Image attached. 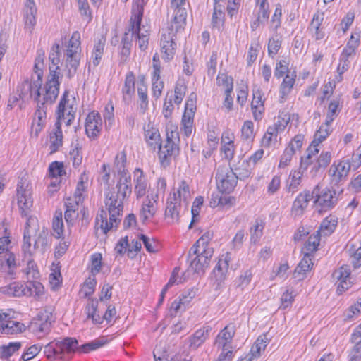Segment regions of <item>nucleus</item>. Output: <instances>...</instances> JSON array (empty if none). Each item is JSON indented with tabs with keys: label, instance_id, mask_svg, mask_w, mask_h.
Wrapping results in <instances>:
<instances>
[{
	"label": "nucleus",
	"instance_id": "nucleus-1",
	"mask_svg": "<svg viewBox=\"0 0 361 361\" xmlns=\"http://www.w3.org/2000/svg\"><path fill=\"white\" fill-rule=\"evenodd\" d=\"M126 155L124 152L118 154L115 158V167L121 174L116 187L112 188L106 194L105 207L108 210L109 220H107V212L102 209L96 218L97 224L104 233L114 227H117L121 221L120 216L123 210V201L132 192L131 177L125 169Z\"/></svg>",
	"mask_w": 361,
	"mask_h": 361
},
{
	"label": "nucleus",
	"instance_id": "nucleus-2",
	"mask_svg": "<svg viewBox=\"0 0 361 361\" xmlns=\"http://www.w3.org/2000/svg\"><path fill=\"white\" fill-rule=\"evenodd\" d=\"M18 204L21 216L27 218L25 226L22 252L23 261L26 262L27 267L25 273L32 279H37L39 273L37 269L32 256L31 235L38 228V221L36 217L30 216L31 209L33 206L32 197V186L26 180L21 179L17 185Z\"/></svg>",
	"mask_w": 361,
	"mask_h": 361
},
{
	"label": "nucleus",
	"instance_id": "nucleus-3",
	"mask_svg": "<svg viewBox=\"0 0 361 361\" xmlns=\"http://www.w3.org/2000/svg\"><path fill=\"white\" fill-rule=\"evenodd\" d=\"M78 344L74 338L55 339L44 347L43 353L49 361H63L66 359V355L75 351Z\"/></svg>",
	"mask_w": 361,
	"mask_h": 361
},
{
	"label": "nucleus",
	"instance_id": "nucleus-4",
	"mask_svg": "<svg viewBox=\"0 0 361 361\" xmlns=\"http://www.w3.org/2000/svg\"><path fill=\"white\" fill-rule=\"evenodd\" d=\"M189 197V185L185 180H183L177 191L170 194L167 199L165 216L170 219L171 223L178 221L181 201L185 202Z\"/></svg>",
	"mask_w": 361,
	"mask_h": 361
},
{
	"label": "nucleus",
	"instance_id": "nucleus-5",
	"mask_svg": "<svg viewBox=\"0 0 361 361\" xmlns=\"http://www.w3.org/2000/svg\"><path fill=\"white\" fill-rule=\"evenodd\" d=\"M312 140L305 152V156L301 157L300 164L303 170H306L310 164H313L312 171L314 174L321 169H324L330 163L331 154L330 152H322L318 157H316L319 152V145Z\"/></svg>",
	"mask_w": 361,
	"mask_h": 361
},
{
	"label": "nucleus",
	"instance_id": "nucleus-6",
	"mask_svg": "<svg viewBox=\"0 0 361 361\" xmlns=\"http://www.w3.org/2000/svg\"><path fill=\"white\" fill-rule=\"evenodd\" d=\"M80 34L75 31L72 34L66 51V62L68 68L67 77L71 78L75 74L80 64Z\"/></svg>",
	"mask_w": 361,
	"mask_h": 361
},
{
	"label": "nucleus",
	"instance_id": "nucleus-7",
	"mask_svg": "<svg viewBox=\"0 0 361 361\" xmlns=\"http://www.w3.org/2000/svg\"><path fill=\"white\" fill-rule=\"evenodd\" d=\"M218 190L224 193L231 192L237 185V176L232 169L226 166H219L216 174Z\"/></svg>",
	"mask_w": 361,
	"mask_h": 361
},
{
	"label": "nucleus",
	"instance_id": "nucleus-8",
	"mask_svg": "<svg viewBox=\"0 0 361 361\" xmlns=\"http://www.w3.org/2000/svg\"><path fill=\"white\" fill-rule=\"evenodd\" d=\"M313 198H315L314 204L320 207L319 212L322 210H329L332 209L337 203L338 198L336 196V192L325 188L321 189L317 185L312 190Z\"/></svg>",
	"mask_w": 361,
	"mask_h": 361
},
{
	"label": "nucleus",
	"instance_id": "nucleus-9",
	"mask_svg": "<svg viewBox=\"0 0 361 361\" xmlns=\"http://www.w3.org/2000/svg\"><path fill=\"white\" fill-rule=\"evenodd\" d=\"M60 77H61L60 72L56 71L50 67V73L44 87L45 93L43 94L42 101L40 102L42 105H44V103L51 104L57 98L59 92V79Z\"/></svg>",
	"mask_w": 361,
	"mask_h": 361
},
{
	"label": "nucleus",
	"instance_id": "nucleus-10",
	"mask_svg": "<svg viewBox=\"0 0 361 361\" xmlns=\"http://www.w3.org/2000/svg\"><path fill=\"white\" fill-rule=\"evenodd\" d=\"M212 249H202L199 248L197 253H192L190 255V258H192L190 267V268L197 274H203L205 269L209 267L210 259L213 255Z\"/></svg>",
	"mask_w": 361,
	"mask_h": 361
},
{
	"label": "nucleus",
	"instance_id": "nucleus-11",
	"mask_svg": "<svg viewBox=\"0 0 361 361\" xmlns=\"http://www.w3.org/2000/svg\"><path fill=\"white\" fill-rule=\"evenodd\" d=\"M350 167V163L348 160L341 161L337 165H331L329 171V176H331V183L336 185L345 181Z\"/></svg>",
	"mask_w": 361,
	"mask_h": 361
},
{
	"label": "nucleus",
	"instance_id": "nucleus-12",
	"mask_svg": "<svg viewBox=\"0 0 361 361\" xmlns=\"http://www.w3.org/2000/svg\"><path fill=\"white\" fill-rule=\"evenodd\" d=\"M32 82L25 80L20 87H18L17 92H19L18 97L22 101L29 98H34L37 102V106L41 102V87L35 86V78L32 76Z\"/></svg>",
	"mask_w": 361,
	"mask_h": 361
},
{
	"label": "nucleus",
	"instance_id": "nucleus-13",
	"mask_svg": "<svg viewBox=\"0 0 361 361\" xmlns=\"http://www.w3.org/2000/svg\"><path fill=\"white\" fill-rule=\"evenodd\" d=\"M157 193H151L143 201L140 211V218L143 223L155 215L157 209Z\"/></svg>",
	"mask_w": 361,
	"mask_h": 361
},
{
	"label": "nucleus",
	"instance_id": "nucleus-14",
	"mask_svg": "<svg viewBox=\"0 0 361 361\" xmlns=\"http://www.w3.org/2000/svg\"><path fill=\"white\" fill-rule=\"evenodd\" d=\"M159 148V158L163 167L169 165L171 157L176 156L179 151L178 144L166 141L164 145L160 144Z\"/></svg>",
	"mask_w": 361,
	"mask_h": 361
},
{
	"label": "nucleus",
	"instance_id": "nucleus-15",
	"mask_svg": "<svg viewBox=\"0 0 361 361\" xmlns=\"http://www.w3.org/2000/svg\"><path fill=\"white\" fill-rule=\"evenodd\" d=\"M32 236H34V245L33 248H32V252H34V250H39L42 253H44L50 245L48 229L43 227L42 229L40 230L39 226L38 225V228L31 235V238Z\"/></svg>",
	"mask_w": 361,
	"mask_h": 361
},
{
	"label": "nucleus",
	"instance_id": "nucleus-16",
	"mask_svg": "<svg viewBox=\"0 0 361 361\" xmlns=\"http://www.w3.org/2000/svg\"><path fill=\"white\" fill-rule=\"evenodd\" d=\"M37 7L34 0H27L23 8V19L25 22V29L32 32L36 25Z\"/></svg>",
	"mask_w": 361,
	"mask_h": 361
},
{
	"label": "nucleus",
	"instance_id": "nucleus-17",
	"mask_svg": "<svg viewBox=\"0 0 361 361\" xmlns=\"http://www.w3.org/2000/svg\"><path fill=\"white\" fill-rule=\"evenodd\" d=\"M312 198V192L310 193L309 190L300 193L293 202L291 209L292 214L295 216H302Z\"/></svg>",
	"mask_w": 361,
	"mask_h": 361
},
{
	"label": "nucleus",
	"instance_id": "nucleus-18",
	"mask_svg": "<svg viewBox=\"0 0 361 361\" xmlns=\"http://www.w3.org/2000/svg\"><path fill=\"white\" fill-rule=\"evenodd\" d=\"M235 334V328L232 324L226 326L217 335L214 345L218 349L227 350L230 346L233 337Z\"/></svg>",
	"mask_w": 361,
	"mask_h": 361
},
{
	"label": "nucleus",
	"instance_id": "nucleus-19",
	"mask_svg": "<svg viewBox=\"0 0 361 361\" xmlns=\"http://www.w3.org/2000/svg\"><path fill=\"white\" fill-rule=\"evenodd\" d=\"M25 326L17 321L12 320L8 314L4 313V320L1 323L0 333L6 334H14L23 332Z\"/></svg>",
	"mask_w": 361,
	"mask_h": 361
},
{
	"label": "nucleus",
	"instance_id": "nucleus-20",
	"mask_svg": "<svg viewBox=\"0 0 361 361\" xmlns=\"http://www.w3.org/2000/svg\"><path fill=\"white\" fill-rule=\"evenodd\" d=\"M50 326L51 322L48 321V315H46L44 318L42 315L34 319L29 328L33 334L41 338L49 331Z\"/></svg>",
	"mask_w": 361,
	"mask_h": 361
},
{
	"label": "nucleus",
	"instance_id": "nucleus-21",
	"mask_svg": "<svg viewBox=\"0 0 361 361\" xmlns=\"http://www.w3.org/2000/svg\"><path fill=\"white\" fill-rule=\"evenodd\" d=\"M102 120L100 114H87L85 122V131L88 137H96L102 127Z\"/></svg>",
	"mask_w": 361,
	"mask_h": 361
},
{
	"label": "nucleus",
	"instance_id": "nucleus-22",
	"mask_svg": "<svg viewBox=\"0 0 361 361\" xmlns=\"http://www.w3.org/2000/svg\"><path fill=\"white\" fill-rule=\"evenodd\" d=\"M161 51L163 53V59L166 61H170L175 54L176 43L173 39L171 33L168 35L164 34L161 38Z\"/></svg>",
	"mask_w": 361,
	"mask_h": 361
},
{
	"label": "nucleus",
	"instance_id": "nucleus-23",
	"mask_svg": "<svg viewBox=\"0 0 361 361\" xmlns=\"http://www.w3.org/2000/svg\"><path fill=\"white\" fill-rule=\"evenodd\" d=\"M350 270L348 266H342L338 270L335 271L333 276L336 279L339 283L337 287V292L341 294L350 286V281L348 280L350 276Z\"/></svg>",
	"mask_w": 361,
	"mask_h": 361
},
{
	"label": "nucleus",
	"instance_id": "nucleus-24",
	"mask_svg": "<svg viewBox=\"0 0 361 361\" xmlns=\"http://www.w3.org/2000/svg\"><path fill=\"white\" fill-rule=\"evenodd\" d=\"M305 170L301 168V165L299 169L292 170L289 174V176L286 180V187L288 192L294 194L298 190V187L300 185L303 176V173Z\"/></svg>",
	"mask_w": 361,
	"mask_h": 361
},
{
	"label": "nucleus",
	"instance_id": "nucleus-25",
	"mask_svg": "<svg viewBox=\"0 0 361 361\" xmlns=\"http://www.w3.org/2000/svg\"><path fill=\"white\" fill-rule=\"evenodd\" d=\"M128 32H132V35H136L138 39V44L140 49L142 51L145 50L148 45V35L141 32L140 23L137 24V23L135 21L134 18H133V16H131L130 20Z\"/></svg>",
	"mask_w": 361,
	"mask_h": 361
},
{
	"label": "nucleus",
	"instance_id": "nucleus-26",
	"mask_svg": "<svg viewBox=\"0 0 361 361\" xmlns=\"http://www.w3.org/2000/svg\"><path fill=\"white\" fill-rule=\"evenodd\" d=\"M135 193L137 198L142 197L147 189V178L140 169H136L134 171Z\"/></svg>",
	"mask_w": 361,
	"mask_h": 361
},
{
	"label": "nucleus",
	"instance_id": "nucleus-27",
	"mask_svg": "<svg viewBox=\"0 0 361 361\" xmlns=\"http://www.w3.org/2000/svg\"><path fill=\"white\" fill-rule=\"evenodd\" d=\"M231 259V254L228 252L221 257L214 269V274L218 278L217 280L221 281L225 279Z\"/></svg>",
	"mask_w": 361,
	"mask_h": 361
},
{
	"label": "nucleus",
	"instance_id": "nucleus-28",
	"mask_svg": "<svg viewBox=\"0 0 361 361\" xmlns=\"http://www.w3.org/2000/svg\"><path fill=\"white\" fill-rule=\"evenodd\" d=\"M44 51L42 49H39L37 51V56L35 61L34 65V74L32 76L35 78V86L41 87L42 86V78L43 75V68H44Z\"/></svg>",
	"mask_w": 361,
	"mask_h": 361
},
{
	"label": "nucleus",
	"instance_id": "nucleus-29",
	"mask_svg": "<svg viewBox=\"0 0 361 361\" xmlns=\"http://www.w3.org/2000/svg\"><path fill=\"white\" fill-rule=\"evenodd\" d=\"M135 82L134 73L132 71L128 72L126 75L124 85L122 88L123 101L126 103L130 101L133 94L135 93Z\"/></svg>",
	"mask_w": 361,
	"mask_h": 361
},
{
	"label": "nucleus",
	"instance_id": "nucleus-30",
	"mask_svg": "<svg viewBox=\"0 0 361 361\" xmlns=\"http://www.w3.org/2000/svg\"><path fill=\"white\" fill-rule=\"evenodd\" d=\"M173 8H174V17L171 23V31L175 30L176 32H178L183 28V25L185 24L187 12L183 6Z\"/></svg>",
	"mask_w": 361,
	"mask_h": 361
},
{
	"label": "nucleus",
	"instance_id": "nucleus-31",
	"mask_svg": "<svg viewBox=\"0 0 361 361\" xmlns=\"http://www.w3.org/2000/svg\"><path fill=\"white\" fill-rule=\"evenodd\" d=\"M209 332V327H204L197 330L194 334L190 337V348L196 350L202 345L207 339Z\"/></svg>",
	"mask_w": 361,
	"mask_h": 361
},
{
	"label": "nucleus",
	"instance_id": "nucleus-32",
	"mask_svg": "<svg viewBox=\"0 0 361 361\" xmlns=\"http://www.w3.org/2000/svg\"><path fill=\"white\" fill-rule=\"evenodd\" d=\"M72 149L69 152V159L74 167L79 166L82 161V141L77 139L72 143Z\"/></svg>",
	"mask_w": 361,
	"mask_h": 361
},
{
	"label": "nucleus",
	"instance_id": "nucleus-33",
	"mask_svg": "<svg viewBox=\"0 0 361 361\" xmlns=\"http://www.w3.org/2000/svg\"><path fill=\"white\" fill-rule=\"evenodd\" d=\"M337 226V219L334 216H329L322 222L317 235L320 236H329L335 230Z\"/></svg>",
	"mask_w": 361,
	"mask_h": 361
},
{
	"label": "nucleus",
	"instance_id": "nucleus-34",
	"mask_svg": "<svg viewBox=\"0 0 361 361\" xmlns=\"http://www.w3.org/2000/svg\"><path fill=\"white\" fill-rule=\"evenodd\" d=\"M77 111V105L74 97L69 99L68 92H65L62 99H61L56 113H75Z\"/></svg>",
	"mask_w": 361,
	"mask_h": 361
},
{
	"label": "nucleus",
	"instance_id": "nucleus-35",
	"mask_svg": "<svg viewBox=\"0 0 361 361\" xmlns=\"http://www.w3.org/2000/svg\"><path fill=\"white\" fill-rule=\"evenodd\" d=\"M1 292L10 297H20L25 295V286L20 282H13L1 288Z\"/></svg>",
	"mask_w": 361,
	"mask_h": 361
},
{
	"label": "nucleus",
	"instance_id": "nucleus-36",
	"mask_svg": "<svg viewBox=\"0 0 361 361\" xmlns=\"http://www.w3.org/2000/svg\"><path fill=\"white\" fill-rule=\"evenodd\" d=\"M269 343V339L267 335L263 334L258 337L256 341L254 343L250 349V357L251 360L253 358L258 357L261 355L262 351L264 350L267 344Z\"/></svg>",
	"mask_w": 361,
	"mask_h": 361
},
{
	"label": "nucleus",
	"instance_id": "nucleus-37",
	"mask_svg": "<svg viewBox=\"0 0 361 361\" xmlns=\"http://www.w3.org/2000/svg\"><path fill=\"white\" fill-rule=\"evenodd\" d=\"M313 267V262L310 253H305L298 265L295 269V277L303 279L307 271H309Z\"/></svg>",
	"mask_w": 361,
	"mask_h": 361
},
{
	"label": "nucleus",
	"instance_id": "nucleus-38",
	"mask_svg": "<svg viewBox=\"0 0 361 361\" xmlns=\"http://www.w3.org/2000/svg\"><path fill=\"white\" fill-rule=\"evenodd\" d=\"M25 295L39 298L44 293V286L38 281H28L25 286Z\"/></svg>",
	"mask_w": 361,
	"mask_h": 361
},
{
	"label": "nucleus",
	"instance_id": "nucleus-39",
	"mask_svg": "<svg viewBox=\"0 0 361 361\" xmlns=\"http://www.w3.org/2000/svg\"><path fill=\"white\" fill-rule=\"evenodd\" d=\"M252 279V273L250 269L244 271L234 281V286L235 288L243 291L250 283Z\"/></svg>",
	"mask_w": 361,
	"mask_h": 361
},
{
	"label": "nucleus",
	"instance_id": "nucleus-40",
	"mask_svg": "<svg viewBox=\"0 0 361 361\" xmlns=\"http://www.w3.org/2000/svg\"><path fill=\"white\" fill-rule=\"evenodd\" d=\"M106 343V340L104 338H99L93 340L89 343H85L80 346H78L75 348L78 352L88 353L92 350H96L98 348L104 346Z\"/></svg>",
	"mask_w": 361,
	"mask_h": 361
},
{
	"label": "nucleus",
	"instance_id": "nucleus-41",
	"mask_svg": "<svg viewBox=\"0 0 361 361\" xmlns=\"http://www.w3.org/2000/svg\"><path fill=\"white\" fill-rule=\"evenodd\" d=\"M295 78L296 73L295 71L293 72L291 75L287 73L280 87L281 98H284L290 92V90L295 84Z\"/></svg>",
	"mask_w": 361,
	"mask_h": 361
},
{
	"label": "nucleus",
	"instance_id": "nucleus-42",
	"mask_svg": "<svg viewBox=\"0 0 361 361\" xmlns=\"http://www.w3.org/2000/svg\"><path fill=\"white\" fill-rule=\"evenodd\" d=\"M145 137L147 145L153 149H155L161 144L160 134L156 128H152L145 130Z\"/></svg>",
	"mask_w": 361,
	"mask_h": 361
},
{
	"label": "nucleus",
	"instance_id": "nucleus-43",
	"mask_svg": "<svg viewBox=\"0 0 361 361\" xmlns=\"http://www.w3.org/2000/svg\"><path fill=\"white\" fill-rule=\"evenodd\" d=\"M52 235L56 238H60L63 233V223L62 219V212H56L52 222Z\"/></svg>",
	"mask_w": 361,
	"mask_h": 361
},
{
	"label": "nucleus",
	"instance_id": "nucleus-44",
	"mask_svg": "<svg viewBox=\"0 0 361 361\" xmlns=\"http://www.w3.org/2000/svg\"><path fill=\"white\" fill-rule=\"evenodd\" d=\"M290 121V114H283V116L279 115L277 118H275L274 125L269 127L274 130L276 133H281L285 130Z\"/></svg>",
	"mask_w": 361,
	"mask_h": 361
},
{
	"label": "nucleus",
	"instance_id": "nucleus-45",
	"mask_svg": "<svg viewBox=\"0 0 361 361\" xmlns=\"http://www.w3.org/2000/svg\"><path fill=\"white\" fill-rule=\"evenodd\" d=\"M278 134L274 130L268 127L262 139V146L267 148L274 146L277 142Z\"/></svg>",
	"mask_w": 361,
	"mask_h": 361
},
{
	"label": "nucleus",
	"instance_id": "nucleus-46",
	"mask_svg": "<svg viewBox=\"0 0 361 361\" xmlns=\"http://www.w3.org/2000/svg\"><path fill=\"white\" fill-rule=\"evenodd\" d=\"M63 134L61 129L56 128L53 135L50 136V152H56L62 146Z\"/></svg>",
	"mask_w": 361,
	"mask_h": 361
},
{
	"label": "nucleus",
	"instance_id": "nucleus-47",
	"mask_svg": "<svg viewBox=\"0 0 361 361\" xmlns=\"http://www.w3.org/2000/svg\"><path fill=\"white\" fill-rule=\"evenodd\" d=\"M212 234L207 232L204 233L190 248V255L192 253H197L198 252L199 248L202 249H210L208 247L209 241L211 240Z\"/></svg>",
	"mask_w": 361,
	"mask_h": 361
},
{
	"label": "nucleus",
	"instance_id": "nucleus-48",
	"mask_svg": "<svg viewBox=\"0 0 361 361\" xmlns=\"http://www.w3.org/2000/svg\"><path fill=\"white\" fill-rule=\"evenodd\" d=\"M20 342L10 343L8 345H3L0 348V354L1 358H8L11 357L15 352L21 348Z\"/></svg>",
	"mask_w": 361,
	"mask_h": 361
},
{
	"label": "nucleus",
	"instance_id": "nucleus-49",
	"mask_svg": "<svg viewBox=\"0 0 361 361\" xmlns=\"http://www.w3.org/2000/svg\"><path fill=\"white\" fill-rule=\"evenodd\" d=\"M144 4L145 0H134L131 16L134 18L135 21H136L137 24L141 23L142 21Z\"/></svg>",
	"mask_w": 361,
	"mask_h": 361
},
{
	"label": "nucleus",
	"instance_id": "nucleus-50",
	"mask_svg": "<svg viewBox=\"0 0 361 361\" xmlns=\"http://www.w3.org/2000/svg\"><path fill=\"white\" fill-rule=\"evenodd\" d=\"M193 114H183L181 121V130L188 137L192 134L193 128Z\"/></svg>",
	"mask_w": 361,
	"mask_h": 361
},
{
	"label": "nucleus",
	"instance_id": "nucleus-51",
	"mask_svg": "<svg viewBox=\"0 0 361 361\" xmlns=\"http://www.w3.org/2000/svg\"><path fill=\"white\" fill-rule=\"evenodd\" d=\"M216 83L219 86H224L226 92H232L233 88V79L231 76L225 74H219L216 78Z\"/></svg>",
	"mask_w": 361,
	"mask_h": 361
},
{
	"label": "nucleus",
	"instance_id": "nucleus-52",
	"mask_svg": "<svg viewBox=\"0 0 361 361\" xmlns=\"http://www.w3.org/2000/svg\"><path fill=\"white\" fill-rule=\"evenodd\" d=\"M224 13L221 6L218 4V0H214V13L212 14V23L214 27H219L223 23Z\"/></svg>",
	"mask_w": 361,
	"mask_h": 361
},
{
	"label": "nucleus",
	"instance_id": "nucleus-53",
	"mask_svg": "<svg viewBox=\"0 0 361 361\" xmlns=\"http://www.w3.org/2000/svg\"><path fill=\"white\" fill-rule=\"evenodd\" d=\"M59 49L60 46L59 44H55L51 48V51L49 56V59L51 61V65L49 66V68L51 67L53 70L57 71L59 69L58 64L59 63Z\"/></svg>",
	"mask_w": 361,
	"mask_h": 361
},
{
	"label": "nucleus",
	"instance_id": "nucleus-54",
	"mask_svg": "<svg viewBox=\"0 0 361 361\" xmlns=\"http://www.w3.org/2000/svg\"><path fill=\"white\" fill-rule=\"evenodd\" d=\"M333 128H328L326 126L321 125L314 133L313 139V140H314V143H322L329 136Z\"/></svg>",
	"mask_w": 361,
	"mask_h": 361
},
{
	"label": "nucleus",
	"instance_id": "nucleus-55",
	"mask_svg": "<svg viewBox=\"0 0 361 361\" xmlns=\"http://www.w3.org/2000/svg\"><path fill=\"white\" fill-rule=\"evenodd\" d=\"M281 46V37L278 35L272 37L268 43V54L270 56L276 55Z\"/></svg>",
	"mask_w": 361,
	"mask_h": 361
},
{
	"label": "nucleus",
	"instance_id": "nucleus-56",
	"mask_svg": "<svg viewBox=\"0 0 361 361\" xmlns=\"http://www.w3.org/2000/svg\"><path fill=\"white\" fill-rule=\"evenodd\" d=\"M131 40V37H128V32H126L121 40L122 49L121 54L122 58L124 57L123 61H126V58L130 55Z\"/></svg>",
	"mask_w": 361,
	"mask_h": 361
},
{
	"label": "nucleus",
	"instance_id": "nucleus-57",
	"mask_svg": "<svg viewBox=\"0 0 361 361\" xmlns=\"http://www.w3.org/2000/svg\"><path fill=\"white\" fill-rule=\"evenodd\" d=\"M264 226L259 224L257 221L255 222V224L250 228V241L251 243L255 244L257 243L261 236L262 235V231Z\"/></svg>",
	"mask_w": 361,
	"mask_h": 361
},
{
	"label": "nucleus",
	"instance_id": "nucleus-58",
	"mask_svg": "<svg viewBox=\"0 0 361 361\" xmlns=\"http://www.w3.org/2000/svg\"><path fill=\"white\" fill-rule=\"evenodd\" d=\"M23 101L20 97L16 95L11 96L8 101L7 110L16 112L21 111L23 110Z\"/></svg>",
	"mask_w": 361,
	"mask_h": 361
},
{
	"label": "nucleus",
	"instance_id": "nucleus-59",
	"mask_svg": "<svg viewBox=\"0 0 361 361\" xmlns=\"http://www.w3.org/2000/svg\"><path fill=\"white\" fill-rule=\"evenodd\" d=\"M304 135L301 134L296 135L289 142L287 149H291L293 154H295L297 150H299L303 144Z\"/></svg>",
	"mask_w": 361,
	"mask_h": 361
},
{
	"label": "nucleus",
	"instance_id": "nucleus-60",
	"mask_svg": "<svg viewBox=\"0 0 361 361\" xmlns=\"http://www.w3.org/2000/svg\"><path fill=\"white\" fill-rule=\"evenodd\" d=\"M295 296V295L293 290L290 291L289 290H287L283 293L281 298V305L280 308L285 310L290 307L294 300Z\"/></svg>",
	"mask_w": 361,
	"mask_h": 361
},
{
	"label": "nucleus",
	"instance_id": "nucleus-61",
	"mask_svg": "<svg viewBox=\"0 0 361 361\" xmlns=\"http://www.w3.org/2000/svg\"><path fill=\"white\" fill-rule=\"evenodd\" d=\"M42 350V346L39 345H33L29 347L26 352L23 353L21 356V360L23 361H28L35 357Z\"/></svg>",
	"mask_w": 361,
	"mask_h": 361
},
{
	"label": "nucleus",
	"instance_id": "nucleus-62",
	"mask_svg": "<svg viewBox=\"0 0 361 361\" xmlns=\"http://www.w3.org/2000/svg\"><path fill=\"white\" fill-rule=\"evenodd\" d=\"M102 255L100 253H94L91 256V267L92 273L95 275L99 273L102 267Z\"/></svg>",
	"mask_w": 361,
	"mask_h": 361
},
{
	"label": "nucleus",
	"instance_id": "nucleus-63",
	"mask_svg": "<svg viewBox=\"0 0 361 361\" xmlns=\"http://www.w3.org/2000/svg\"><path fill=\"white\" fill-rule=\"evenodd\" d=\"M319 235H310L305 243V249L307 251V253L312 252L317 250V247L319 245Z\"/></svg>",
	"mask_w": 361,
	"mask_h": 361
},
{
	"label": "nucleus",
	"instance_id": "nucleus-64",
	"mask_svg": "<svg viewBox=\"0 0 361 361\" xmlns=\"http://www.w3.org/2000/svg\"><path fill=\"white\" fill-rule=\"evenodd\" d=\"M63 167L64 166L61 162H52L49 168L50 175L53 177L61 176L63 173H65Z\"/></svg>",
	"mask_w": 361,
	"mask_h": 361
}]
</instances>
